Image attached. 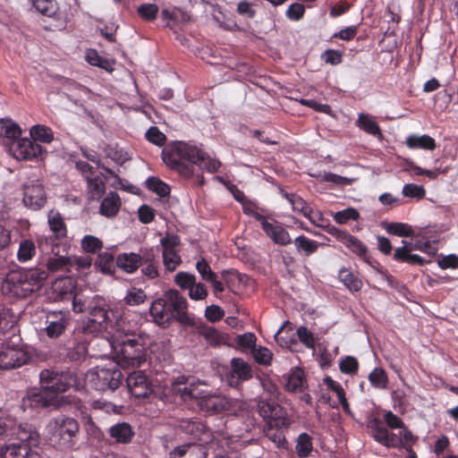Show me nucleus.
I'll return each mask as SVG.
<instances>
[{
    "label": "nucleus",
    "instance_id": "1",
    "mask_svg": "<svg viewBox=\"0 0 458 458\" xmlns=\"http://www.w3.org/2000/svg\"><path fill=\"white\" fill-rule=\"evenodd\" d=\"M162 159L171 169L185 178L194 174V165L208 173L218 171L221 163L195 145L173 141L162 150Z\"/></svg>",
    "mask_w": 458,
    "mask_h": 458
},
{
    "label": "nucleus",
    "instance_id": "2",
    "mask_svg": "<svg viewBox=\"0 0 458 458\" xmlns=\"http://www.w3.org/2000/svg\"><path fill=\"white\" fill-rule=\"evenodd\" d=\"M117 331L111 345L117 352V365L123 368L140 367L147 361V348L150 338L147 335L135 336L137 322L132 324L128 316H121L116 321Z\"/></svg>",
    "mask_w": 458,
    "mask_h": 458
},
{
    "label": "nucleus",
    "instance_id": "3",
    "mask_svg": "<svg viewBox=\"0 0 458 458\" xmlns=\"http://www.w3.org/2000/svg\"><path fill=\"white\" fill-rule=\"evenodd\" d=\"M117 364L95 367L85 374V383L98 391H114L121 383L123 375Z\"/></svg>",
    "mask_w": 458,
    "mask_h": 458
},
{
    "label": "nucleus",
    "instance_id": "4",
    "mask_svg": "<svg viewBox=\"0 0 458 458\" xmlns=\"http://www.w3.org/2000/svg\"><path fill=\"white\" fill-rule=\"evenodd\" d=\"M37 271H13L7 276L4 289L18 298H26L40 287Z\"/></svg>",
    "mask_w": 458,
    "mask_h": 458
},
{
    "label": "nucleus",
    "instance_id": "5",
    "mask_svg": "<svg viewBox=\"0 0 458 458\" xmlns=\"http://www.w3.org/2000/svg\"><path fill=\"white\" fill-rule=\"evenodd\" d=\"M39 378L40 386L51 395L65 392L77 384V377L70 371L44 369L40 372Z\"/></svg>",
    "mask_w": 458,
    "mask_h": 458
},
{
    "label": "nucleus",
    "instance_id": "6",
    "mask_svg": "<svg viewBox=\"0 0 458 458\" xmlns=\"http://www.w3.org/2000/svg\"><path fill=\"white\" fill-rule=\"evenodd\" d=\"M47 428L60 445L70 448L74 444V438L79 431V424L72 418L59 416L49 422Z\"/></svg>",
    "mask_w": 458,
    "mask_h": 458
},
{
    "label": "nucleus",
    "instance_id": "7",
    "mask_svg": "<svg viewBox=\"0 0 458 458\" xmlns=\"http://www.w3.org/2000/svg\"><path fill=\"white\" fill-rule=\"evenodd\" d=\"M30 360L29 353L21 345V339L3 344L0 348V369H12L26 364Z\"/></svg>",
    "mask_w": 458,
    "mask_h": 458
},
{
    "label": "nucleus",
    "instance_id": "8",
    "mask_svg": "<svg viewBox=\"0 0 458 458\" xmlns=\"http://www.w3.org/2000/svg\"><path fill=\"white\" fill-rule=\"evenodd\" d=\"M172 390L183 401L197 400L198 403L206 394V389L203 388L202 383L185 377H178L173 382Z\"/></svg>",
    "mask_w": 458,
    "mask_h": 458
},
{
    "label": "nucleus",
    "instance_id": "9",
    "mask_svg": "<svg viewBox=\"0 0 458 458\" xmlns=\"http://www.w3.org/2000/svg\"><path fill=\"white\" fill-rule=\"evenodd\" d=\"M38 434L30 433L29 437H21V443L1 445L0 458H39L30 447L38 444Z\"/></svg>",
    "mask_w": 458,
    "mask_h": 458
},
{
    "label": "nucleus",
    "instance_id": "10",
    "mask_svg": "<svg viewBox=\"0 0 458 458\" xmlns=\"http://www.w3.org/2000/svg\"><path fill=\"white\" fill-rule=\"evenodd\" d=\"M9 152L17 160H33L44 153L40 144L30 138L21 136L11 142Z\"/></svg>",
    "mask_w": 458,
    "mask_h": 458
},
{
    "label": "nucleus",
    "instance_id": "11",
    "mask_svg": "<svg viewBox=\"0 0 458 458\" xmlns=\"http://www.w3.org/2000/svg\"><path fill=\"white\" fill-rule=\"evenodd\" d=\"M199 405L202 410L213 413L233 411L240 406L236 400H230L225 395L211 394L207 390L205 396L199 402Z\"/></svg>",
    "mask_w": 458,
    "mask_h": 458
},
{
    "label": "nucleus",
    "instance_id": "12",
    "mask_svg": "<svg viewBox=\"0 0 458 458\" xmlns=\"http://www.w3.org/2000/svg\"><path fill=\"white\" fill-rule=\"evenodd\" d=\"M164 296L170 310L173 311L174 318L182 324L190 325L191 319L187 313L186 299L177 290H169L165 292Z\"/></svg>",
    "mask_w": 458,
    "mask_h": 458
},
{
    "label": "nucleus",
    "instance_id": "13",
    "mask_svg": "<svg viewBox=\"0 0 458 458\" xmlns=\"http://www.w3.org/2000/svg\"><path fill=\"white\" fill-rule=\"evenodd\" d=\"M23 203L34 210L40 209L47 201L43 186L38 181H31L24 184Z\"/></svg>",
    "mask_w": 458,
    "mask_h": 458
},
{
    "label": "nucleus",
    "instance_id": "14",
    "mask_svg": "<svg viewBox=\"0 0 458 458\" xmlns=\"http://www.w3.org/2000/svg\"><path fill=\"white\" fill-rule=\"evenodd\" d=\"M129 392L136 398L147 397L152 392V385L143 371H133L126 378Z\"/></svg>",
    "mask_w": 458,
    "mask_h": 458
},
{
    "label": "nucleus",
    "instance_id": "15",
    "mask_svg": "<svg viewBox=\"0 0 458 458\" xmlns=\"http://www.w3.org/2000/svg\"><path fill=\"white\" fill-rule=\"evenodd\" d=\"M69 325V314L65 311H50L46 316L45 331L48 337L57 338Z\"/></svg>",
    "mask_w": 458,
    "mask_h": 458
},
{
    "label": "nucleus",
    "instance_id": "16",
    "mask_svg": "<svg viewBox=\"0 0 458 458\" xmlns=\"http://www.w3.org/2000/svg\"><path fill=\"white\" fill-rule=\"evenodd\" d=\"M54 404L55 396L49 394L42 386H40V388H32L28 390L26 395L22 399V406L24 409H38Z\"/></svg>",
    "mask_w": 458,
    "mask_h": 458
},
{
    "label": "nucleus",
    "instance_id": "17",
    "mask_svg": "<svg viewBox=\"0 0 458 458\" xmlns=\"http://www.w3.org/2000/svg\"><path fill=\"white\" fill-rule=\"evenodd\" d=\"M369 427L371 428L372 437L377 442L386 447L401 448L402 437L400 432L398 434L389 432L377 420L371 421Z\"/></svg>",
    "mask_w": 458,
    "mask_h": 458
},
{
    "label": "nucleus",
    "instance_id": "18",
    "mask_svg": "<svg viewBox=\"0 0 458 458\" xmlns=\"http://www.w3.org/2000/svg\"><path fill=\"white\" fill-rule=\"evenodd\" d=\"M73 282L70 277H63L56 279L53 285V293L56 294V297L60 300L72 298L73 310L75 312H81L84 310V304L78 301L77 297L73 296Z\"/></svg>",
    "mask_w": 458,
    "mask_h": 458
},
{
    "label": "nucleus",
    "instance_id": "19",
    "mask_svg": "<svg viewBox=\"0 0 458 458\" xmlns=\"http://www.w3.org/2000/svg\"><path fill=\"white\" fill-rule=\"evenodd\" d=\"M251 377L252 370L247 362L240 358L232 359L231 370L225 377L231 386H237L241 382L248 380Z\"/></svg>",
    "mask_w": 458,
    "mask_h": 458
},
{
    "label": "nucleus",
    "instance_id": "20",
    "mask_svg": "<svg viewBox=\"0 0 458 458\" xmlns=\"http://www.w3.org/2000/svg\"><path fill=\"white\" fill-rule=\"evenodd\" d=\"M160 17L165 26L174 31L191 21V16L185 11L175 6L164 8L161 11Z\"/></svg>",
    "mask_w": 458,
    "mask_h": 458
},
{
    "label": "nucleus",
    "instance_id": "21",
    "mask_svg": "<svg viewBox=\"0 0 458 458\" xmlns=\"http://www.w3.org/2000/svg\"><path fill=\"white\" fill-rule=\"evenodd\" d=\"M149 311L154 321L161 327H166L174 318L173 311L170 310L165 296L155 300Z\"/></svg>",
    "mask_w": 458,
    "mask_h": 458
},
{
    "label": "nucleus",
    "instance_id": "22",
    "mask_svg": "<svg viewBox=\"0 0 458 458\" xmlns=\"http://www.w3.org/2000/svg\"><path fill=\"white\" fill-rule=\"evenodd\" d=\"M263 230L276 244L284 246L292 242L289 233L276 221L264 222Z\"/></svg>",
    "mask_w": 458,
    "mask_h": 458
},
{
    "label": "nucleus",
    "instance_id": "23",
    "mask_svg": "<svg viewBox=\"0 0 458 458\" xmlns=\"http://www.w3.org/2000/svg\"><path fill=\"white\" fill-rule=\"evenodd\" d=\"M179 428L186 434L191 435L194 438L203 443L208 442L209 433L200 421L183 419L179 422Z\"/></svg>",
    "mask_w": 458,
    "mask_h": 458
},
{
    "label": "nucleus",
    "instance_id": "24",
    "mask_svg": "<svg viewBox=\"0 0 458 458\" xmlns=\"http://www.w3.org/2000/svg\"><path fill=\"white\" fill-rule=\"evenodd\" d=\"M143 253L138 254L134 252L120 253L116 257V264L123 271L132 274L138 270L142 265Z\"/></svg>",
    "mask_w": 458,
    "mask_h": 458
},
{
    "label": "nucleus",
    "instance_id": "25",
    "mask_svg": "<svg viewBox=\"0 0 458 458\" xmlns=\"http://www.w3.org/2000/svg\"><path fill=\"white\" fill-rule=\"evenodd\" d=\"M21 136V127L11 119H0V142L10 148L11 142Z\"/></svg>",
    "mask_w": 458,
    "mask_h": 458
},
{
    "label": "nucleus",
    "instance_id": "26",
    "mask_svg": "<svg viewBox=\"0 0 458 458\" xmlns=\"http://www.w3.org/2000/svg\"><path fill=\"white\" fill-rule=\"evenodd\" d=\"M110 437L119 444H128L131 441L134 432L129 423L122 422L113 425L108 429Z\"/></svg>",
    "mask_w": 458,
    "mask_h": 458
},
{
    "label": "nucleus",
    "instance_id": "27",
    "mask_svg": "<svg viewBox=\"0 0 458 458\" xmlns=\"http://www.w3.org/2000/svg\"><path fill=\"white\" fill-rule=\"evenodd\" d=\"M307 387L304 372L300 368L291 369L286 377L285 388L289 392H301Z\"/></svg>",
    "mask_w": 458,
    "mask_h": 458
},
{
    "label": "nucleus",
    "instance_id": "28",
    "mask_svg": "<svg viewBox=\"0 0 458 458\" xmlns=\"http://www.w3.org/2000/svg\"><path fill=\"white\" fill-rule=\"evenodd\" d=\"M121 207L119 195L114 191H110L102 200L100 205V214L106 217L114 216Z\"/></svg>",
    "mask_w": 458,
    "mask_h": 458
},
{
    "label": "nucleus",
    "instance_id": "29",
    "mask_svg": "<svg viewBox=\"0 0 458 458\" xmlns=\"http://www.w3.org/2000/svg\"><path fill=\"white\" fill-rule=\"evenodd\" d=\"M47 223L51 232L56 239H62L67 235V228L61 214L56 210H50L47 216Z\"/></svg>",
    "mask_w": 458,
    "mask_h": 458
},
{
    "label": "nucleus",
    "instance_id": "30",
    "mask_svg": "<svg viewBox=\"0 0 458 458\" xmlns=\"http://www.w3.org/2000/svg\"><path fill=\"white\" fill-rule=\"evenodd\" d=\"M406 146L411 149H426L434 150L437 148L435 140L426 134L423 135H409L406 138Z\"/></svg>",
    "mask_w": 458,
    "mask_h": 458
},
{
    "label": "nucleus",
    "instance_id": "31",
    "mask_svg": "<svg viewBox=\"0 0 458 458\" xmlns=\"http://www.w3.org/2000/svg\"><path fill=\"white\" fill-rule=\"evenodd\" d=\"M263 420L266 422L265 428H268V429H280L286 427L289 423L285 412L281 406L274 408V411L267 415V417H264Z\"/></svg>",
    "mask_w": 458,
    "mask_h": 458
},
{
    "label": "nucleus",
    "instance_id": "32",
    "mask_svg": "<svg viewBox=\"0 0 458 458\" xmlns=\"http://www.w3.org/2000/svg\"><path fill=\"white\" fill-rule=\"evenodd\" d=\"M199 333L212 346L227 344V336L212 327H200Z\"/></svg>",
    "mask_w": 458,
    "mask_h": 458
},
{
    "label": "nucleus",
    "instance_id": "33",
    "mask_svg": "<svg viewBox=\"0 0 458 458\" xmlns=\"http://www.w3.org/2000/svg\"><path fill=\"white\" fill-rule=\"evenodd\" d=\"M338 278L340 282L352 293L359 292L363 286L361 279L346 267H343L339 270Z\"/></svg>",
    "mask_w": 458,
    "mask_h": 458
},
{
    "label": "nucleus",
    "instance_id": "34",
    "mask_svg": "<svg viewBox=\"0 0 458 458\" xmlns=\"http://www.w3.org/2000/svg\"><path fill=\"white\" fill-rule=\"evenodd\" d=\"M142 265L143 267L141 268V273L144 276L148 279H155L158 277V262L155 259V255L151 250L143 252Z\"/></svg>",
    "mask_w": 458,
    "mask_h": 458
},
{
    "label": "nucleus",
    "instance_id": "35",
    "mask_svg": "<svg viewBox=\"0 0 458 458\" xmlns=\"http://www.w3.org/2000/svg\"><path fill=\"white\" fill-rule=\"evenodd\" d=\"M99 301L100 300H98L95 306H89L90 315L89 322L93 324L95 330H100L103 324L109 319L108 311L100 306Z\"/></svg>",
    "mask_w": 458,
    "mask_h": 458
},
{
    "label": "nucleus",
    "instance_id": "36",
    "mask_svg": "<svg viewBox=\"0 0 458 458\" xmlns=\"http://www.w3.org/2000/svg\"><path fill=\"white\" fill-rule=\"evenodd\" d=\"M356 125L369 134L380 136L381 131L374 117L369 114L360 113Z\"/></svg>",
    "mask_w": 458,
    "mask_h": 458
},
{
    "label": "nucleus",
    "instance_id": "37",
    "mask_svg": "<svg viewBox=\"0 0 458 458\" xmlns=\"http://www.w3.org/2000/svg\"><path fill=\"white\" fill-rule=\"evenodd\" d=\"M343 244L346 248H348L352 252L359 256L365 262L369 263L368 257V249L358 238L348 233Z\"/></svg>",
    "mask_w": 458,
    "mask_h": 458
},
{
    "label": "nucleus",
    "instance_id": "38",
    "mask_svg": "<svg viewBox=\"0 0 458 458\" xmlns=\"http://www.w3.org/2000/svg\"><path fill=\"white\" fill-rule=\"evenodd\" d=\"M297 252L305 256H310L315 253L319 246V243L314 240H310L305 235H299L293 241Z\"/></svg>",
    "mask_w": 458,
    "mask_h": 458
},
{
    "label": "nucleus",
    "instance_id": "39",
    "mask_svg": "<svg viewBox=\"0 0 458 458\" xmlns=\"http://www.w3.org/2000/svg\"><path fill=\"white\" fill-rule=\"evenodd\" d=\"M85 59L93 66L102 68L108 72H112L114 70V62L113 60L101 57L95 49H89L86 52Z\"/></svg>",
    "mask_w": 458,
    "mask_h": 458
},
{
    "label": "nucleus",
    "instance_id": "40",
    "mask_svg": "<svg viewBox=\"0 0 458 458\" xmlns=\"http://www.w3.org/2000/svg\"><path fill=\"white\" fill-rule=\"evenodd\" d=\"M402 243H403L402 247L396 248V256L397 257H400L401 254H403V252H407V251L411 252L412 250H416L423 251V252L434 253V250L431 251V245L428 242H421L418 241L416 242H412L403 241Z\"/></svg>",
    "mask_w": 458,
    "mask_h": 458
},
{
    "label": "nucleus",
    "instance_id": "41",
    "mask_svg": "<svg viewBox=\"0 0 458 458\" xmlns=\"http://www.w3.org/2000/svg\"><path fill=\"white\" fill-rule=\"evenodd\" d=\"M369 380L371 386L378 389H386L388 386V377L382 368H375L369 375Z\"/></svg>",
    "mask_w": 458,
    "mask_h": 458
},
{
    "label": "nucleus",
    "instance_id": "42",
    "mask_svg": "<svg viewBox=\"0 0 458 458\" xmlns=\"http://www.w3.org/2000/svg\"><path fill=\"white\" fill-rule=\"evenodd\" d=\"M36 254V246L30 240H22L20 242L17 258L20 262L30 260Z\"/></svg>",
    "mask_w": 458,
    "mask_h": 458
},
{
    "label": "nucleus",
    "instance_id": "43",
    "mask_svg": "<svg viewBox=\"0 0 458 458\" xmlns=\"http://www.w3.org/2000/svg\"><path fill=\"white\" fill-rule=\"evenodd\" d=\"M30 134L31 136L30 139L36 142L38 140L45 143H50L54 139L52 131L44 125L32 126L30 131Z\"/></svg>",
    "mask_w": 458,
    "mask_h": 458
},
{
    "label": "nucleus",
    "instance_id": "44",
    "mask_svg": "<svg viewBox=\"0 0 458 458\" xmlns=\"http://www.w3.org/2000/svg\"><path fill=\"white\" fill-rule=\"evenodd\" d=\"M147 300V294L140 288L132 287L129 289L123 297V301L127 305L138 306L144 303Z\"/></svg>",
    "mask_w": 458,
    "mask_h": 458
},
{
    "label": "nucleus",
    "instance_id": "45",
    "mask_svg": "<svg viewBox=\"0 0 458 458\" xmlns=\"http://www.w3.org/2000/svg\"><path fill=\"white\" fill-rule=\"evenodd\" d=\"M163 263L165 270L169 272L174 271L182 263L181 256L177 250H163Z\"/></svg>",
    "mask_w": 458,
    "mask_h": 458
},
{
    "label": "nucleus",
    "instance_id": "46",
    "mask_svg": "<svg viewBox=\"0 0 458 458\" xmlns=\"http://www.w3.org/2000/svg\"><path fill=\"white\" fill-rule=\"evenodd\" d=\"M81 249L90 254L97 253L103 248L102 241L94 235H85L81 242Z\"/></svg>",
    "mask_w": 458,
    "mask_h": 458
},
{
    "label": "nucleus",
    "instance_id": "47",
    "mask_svg": "<svg viewBox=\"0 0 458 458\" xmlns=\"http://www.w3.org/2000/svg\"><path fill=\"white\" fill-rule=\"evenodd\" d=\"M46 266L50 272L64 271L70 267V258L55 256L47 259Z\"/></svg>",
    "mask_w": 458,
    "mask_h": 458
},
{
    "label": "nucleus",
    "instance_id": "48",
    "mask_svg": "<svg viewBox=\"0 0 458 458\" xmlns=\"http://www.w3.org/2000/svg\"><path fill=\"white\" fill-rule=\"evenodd\" d=\"M360 217V213L354 208H347L344 210L333 213L334 220L340 225L347 224L349 221H356Z\"/></svg>",
    "mask_w": 458,
    "mask_h": 458
},
{
    "label": "nucleus",
    "instance_id": "49",
    "mask_svg": "<svg viewBox=\"0 0 458 458\" xmlns=\"http://www.w3.org/2000/svg\"><path fill=\"white\" fill-rule=\"evenodd\" d=\"M295 449L300 457H307L312 450L310 436L307 433L299 435Z\"/></svg>",
    "mask_w": 458,
    "mask_h": 458
},
{
    "label": "nucleus",
    "instance_id": "50",
    "mask_svg": "<svg viewBox=\"0 0 458 458\" xmlns=\"http://www.w3.org/2000/svg\"><path fill=\"white\" fill-rule=\"evenodd\" d=\"M88 190L92 199H99L105 192L106 185L98 176H92L86 180Z\"/></svg>",
    "mask_w": 458,
    "mask_h": 458
},
{
    "label": "nucleus",
    "instance_id": "51",
    "mask_svg": "<svg viewBox=\"0 0 458 458\" xmlns=\"http://www.w3.org/2000/svg\"><path fill=\"white\" fill-rule=\"evenodd\" d=\"M385 228L388 233L400 237L411 236L413 233L411 227L403 223H389Z\"/></svg>",
    "mask_w": 458,
    "mask_h": 458
},
{
    "label": "nucleus",
    "instance_id": "52",
    "mask_svg": "<svg viewBox=\"0 0 458 458\" xmlns=\"http://www.w3.org/2000/svg\"><path fill=\"white\" fill-rule=\"evenodd\" d=\"M137 13L146 21H152L157 18L158 6L155 4H142L138 6Z\"/></svg>",
    "mask_w": 458,
    "mask_h": 458
},
{
    "label": "nucleus",
    "instance_id": "53",
    "mask_svg": "<svg viewBox=\"0 0 458 458\" xmlns=\"http://www.w3.org/2000/svg\"><path fill=\"white\" fill-rule=\"evenodd\" d=\"M147 186L150 191L161 197H165L170 193V187L157 177L148 178Z\"/></svg>",
    "mask_w": 458,
    "mask_h": 458
},
{
    "label": "nucleus",
    "instance_id": "54",
    "mask_svg": "<svg viewBox=\"0 0 458 458\" xmlns=\"http://www.w3.org/2000/svg\"><path fill=\"white\" fill-rule=\"evenodd\" d=\"M62 89L70 98L81 95V93H88V89L72 80L65 79L62 85Z\"/></svg>",
    "mask_w": 458,
    "mask_h": 458
},
{
    "label": "nucleus",
    "instance_id": "55",
    "mask_svg": "<svg viewBox=\"0 0 458 458\" xmlns=\"http://www.w3.org/2000/svg\"><path fill=\"white\" fill-rule=\"evenodd\" d=\"M305 217H307L312 225L318 227L324 228L328 225V219H327L323 213L317 208H310L308 212H306Z\"/></svg>",
    "mask_w": 458,
    "mask_h": 458
},
{
    "label": "nucleus",
    "instance_id": "56",
    "mask_svg": "<svg viewBox=\"0 0 458 458\" xmlns=\"http://www.w3.org/2000/svg\"><path fill=\"white\" fill-rule=\"evenodd\" d=\"M255 360L263 365H269L272 360V352L269 349L261 346H255L251 350Z\"/></svg>",
    "mask_w": 458,
    "mask_h": 458
},
{
    "label": "nucleus",
    "instance_id": "57",
    "mask_svg": "<svg viewBox=\"0 0 458 458\" xmlns=\"http://www.w3.org/2000/svg\"><path fill=\"white\" fill-rule=\"evenodd\" d=\"M285 198L288 199L292 208L294 211L301 213L304 216L306 212L311 208L307 202L298 195L295 194H285Z\"/></svg>",
    "mask_w": 458,
    "mask_h": 458
},
{
    "label": "nucleus",
    "instance_id": "58",
    "mask_svg": "<svg viewBox=\"0 0 458 458\" xmlns=\"http://www.w3.org/2000/svg\"><path fill=\"white\" fill-rule=\"evenodd\" d=\"M89 405L93 410L104 411L106 413H119L121 410V407L104 400L89 401Z\"/></svg>",
    "mask_w": 458,
    "mask_h": 458
},
{
    "label": "nucleus",
    "instance_id": "59",
    "mask_svg": "<svg viewBox=\"0 0 458 458\" xmlns=\"http://www.w3.org/2000/svg\"><path fill=\"white\" fill-rule=\"evenodd\" d=\"M196 281V277L193 274L188 273V272H178L174 276V283L176 285H178L181 289H188L194 284V282Z\"/></svg>",
    "mask_w": 458,
    "mask_h": 458
},
{
    "label": "nucleus",
    "instance_id": "60",
    "mask_svg": "<svg viewBox=\"0 0 458 458\" xmlns=\"http://www.w3.org/2000/svg\"><path fill=\"white\" fill-rule=\"evenodd\" d=\"M33 6L42 14L51 16L55 13V0H33Z\"/></svg>",
    "mask_w": 458,
    "mask_h": 458
},
{
    "label": "nucleus",
    "instance_id": "61",
    "mask_svg": "<svg viewBox=\"0 0 458 458\" xmlns=\"http://www.w3.org/2000/svg\"><path fill=\"white\" fill-rule=\"evenodd\" d=\"M402 193L405 197L416 198L420 199L424 198L426 191L420 185H417L414 183H407L403 186Z\"/></svg>",
    "mask_w": 458,
    "mask_h": 458
},
{
    "label": "nucleus",
    "instance_id": "62",
    "mask_svg": "<svg viewBox=\"0 0 458 458\" xmlns=\"http://www.w3.org/2000/svg\"><path fill=\"white\" fill-rule=\"evenodd\" d=\"M359 368V362L356 358L347 356L343 359L339 363L341 372L345 374H355Z\"/></svg>",
    "mask_w": 458,
    "mask_h": 458
},
{
    "label": "nucleus",
    "instance_id": "63",
    "mask_svg": "<svg viewBox=\"0 0 458 458\" xmlns=\"http://www.w3.org/2000/svg\"><path fill=\"white\" fill-rule=\"evenodd\" d=\"M208 296V290L202 283H196L189 290V297L194 301H201Z\"/></svg>",
    "mask_w": 458,
    "mask_h": 458
},
{
    "label": "nucleus",
    "instance_id": "64",
    "mask_svg": "<svg viewBox=\"0 0 458 458\" xmlns=\"http://www.w3.org/2000/svg\"><path fill=\"white\" fill-rule=\"evenodd\" d=\"M147 140L157 146H162L165 141V135L157 127H150L146 132Z\"/></svg>",
    "mask_w": 458,
    "mask_h": 458
}]
</instances>
